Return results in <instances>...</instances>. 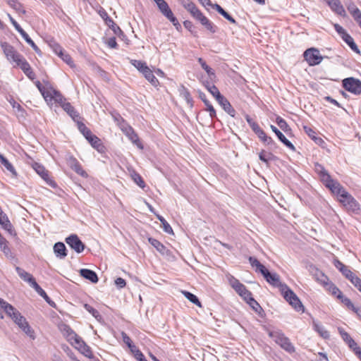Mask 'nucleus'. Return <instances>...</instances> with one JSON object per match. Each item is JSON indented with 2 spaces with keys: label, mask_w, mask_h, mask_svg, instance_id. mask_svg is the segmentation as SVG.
<instances>
[{
  "label": "nucleus",
  "mask_w": 361,
  "mask_h": 361,
  "mask_svg": "<svg viewBox=\"0 0 361 361\" xmlns=\"http://www.w3.org/2000/svg\"><path fill=\"white\" fill-rule=\"evenodd\" d=\"M248 259L251 266L255 267V271L260 273L270 285L279 288L280 291L282 290V286H287L286 283L281 282L278 274L271 273L258 259L253 257H250Z\"/></svg>",
  "instance_id": "1"
},
{
  "label": "nucleus",
  "mask_w": 361,
  "mask_h": 361,
  "mask_svg": "<svg viewBox=\"0 0 361 361\" xmlns=\"http://www.w3.org/2000/svg\"><path fill=\"white\" fill-rule=\"evenodd\" d=\"M267 331L269 336L271 338L275 341V343L279 345L283 350L289 353H292L295 351V347L290 341V339L286 337L281 330L267 329Z\"/></svg>",
  "instance_id": "2"
},
{
  "label": "nucleus",
  "mask_w": 361,
  "mask_h": 361,
  "mask_svg": "<svg viewBox=\"0 0 361 361\" xmlns=\"http://www.w3.org/2000/svg\"><path fill=\"white\" fill-rule=\"evenodd\" d=\"M284 299L298 312H304V306L296 294L288 286H282L280 291Z\"/></svg>",
  "instance_id": "3"
},
{
  "label": "nucleus",
  "mask_w": 361,
  "mask_h": 361,
  "mask_svg": "<svg viewBox=\"0 0 361 361\" xmlns=\"http://www.w3.org/2000/svg\"><path fill=\"white\" fill-rule=\"evenodd\" d=\"M338 200L348 212L359 213L360 205L349 192L343 194V197H338Z\"/></svg>",
  "instance_id": "4"
},
{
  "label": "nucleus",
  "mask_w": 361,
  "mask_h": 361,
  "mask_svg": "<svg viewBox=\"0 0 361 361\" xmlns=\"http://www.w3.org/2000/svg\"><path fill=\"white\" fill-rule=\"evenodd\" d=\"M316 279L317 281H320L324 285L327 286H328L327 289L329 290V291L333 295L336 296V298L338 299L342 298L343 293L339 290V288L337 286H336L334 283H328V281H329L328 277L326 275H324V273L319 271L318 269H316Z\"/></svg>",
  "instance_id": "5"
},
{
  "label": "nucleus",
  "mask_w": 361,
  "mask_h": 361,
  "mask_svg": "<svg viewBox=\"0 0 361 361\" xmlns=\"http://www.w3.org/2000/svg\"><path fill=\"white\" fill-rule=\"evenodd\" d=\"M1 47L4 51L6 57L8 61H12L16 63H18L23 56L18 53L16 49L7 42H2Z\"/></svg>",
  "instance_id": "6"
},
{
  "label": "nucleus",
  "mask_w": 361,
  "mask_h": 361,
  "mask_svg": "<svg viewBox=\"0 0 361 361\" xmlns=\"http://www.w3.org/2000/svg\"><path fill=\"white\" fill-rule=\"evenodd\" d=\"M343 87L355 94L361 93V81L354 78H345L343 82Z\"/></svg>",
  "instance_id": "7"
},
{
  "label": "nucleus",
  "mask_w": 361,
  "mask_h": 361,
  "mask_svg": "<svg viewBox=\"0 0 361 361\" xmlns=\"http://www.w3.org/2000/svg\"><path fill=\"white\" fill-rule=\"evenodd\" d=\"M304 57L310 66L319 64L323 57L319 54V51L315 48H310L304 52Z\"/></svg>",
  "instance_id": "8"
},
{
  "label": "nucleus",
  "mask_w": 361,
  "mask_h": 361,
  "mask_svg": "<svg viewBox=\"0 0 361 361\" xmlns=\"http://www.w3.org/2000/svg\"><path fill=\"white\" fill-rule=\"evenodd\" d=\"M66 243L77 253H81L85 247L84 243L75 234H72L66 238Z\"/></svg>",
  "instance_id": "9"
},
{
  "label": "nucleus",
  "mask_w": 361,
  "mask_h": 361,
  "mask_svg": "<svg viewBox=\"0 0 361 361\" xmlns=\"http://www.w3.org/2000/svg\"><path fill=\"white\" fill-rule=\"evenodd\" d=\"M157 6L161 13L166 17L173 25L176 26L179 25L177 18L173 16L168 4L164 0H161V2L157 4Z\"/></svg>",
  "instance_id": "10"
},
{
  "label": "nucleus",
  "mask_w": 361,
  "mask_h": 361,
  "mask_svg": "<svg viewBox=\"0 0 361 361\" xmlns=\"http://www.w3.org/2000/svg\"><path fill=\"white\" fill-rule=\"evenodd\" d=\"M12 319L27 335H28L30 337H33V331L30 329L25 318L22 316L20 312L16 313V315L13 316Z\"/></svg>",
  "instance_id": "11"
},
{
  "label": "nucleus",
  "mask_w": 361,
  "mask_h": 361,
  "mask_svg": "<svg viewBox=\"0 0 361 361\" xmlns=\"http://www.w3.org/2000/svg\"><path fill=\"white\" fill-rule=\"evenodd\" d=\"M121 130L128 137V139L140 149H143V146L140 142L138 135L135 133L132 127L128 125H123L121 127Z\"/></svg>",
  "instance_id": "12"
},
{
  "label": "nucleus",
  "mask_w": 361,
  "mask_h": 361,
  "mask_svg": "<svg viewBox=\"0 0 361 361\" xmlns=\"http://www.w3.org/2000/svg\"><path fill=\"white\" fill-rule=\"evenodd\" d=\"M60 329L71 345H74V343L80 338V336L67 324H62Z\"/></svg>",
  "instance_id": "13"
},
{
  "label": "nucleus",
  "mask_w": 361,
  "mask_h": 361,
  "mask_svg": "<svg viewBox=\"0 0 361 361\" xmlns=\"http://www.w3.org/2000/svg\"><path fill=\"white\" fill-rule=\"evenodd\" d=\"M75 348L81 352L85 357L92 358L93 354L90 346H88L85 341L80 337L73 345Z\"/></svg>",
  "instance_id": "14"
},
{
  "label": "nucleus",
  "mask_w": 361,
  "mask_h": 361,
  "mask_svg": "<svg viewBox=\"0 0 361 361\" xmlns=\"http://www.w3.org/2000/svg\"><path fill=\"white\" fill-rule=\"evenodd\" d=\"M252 130L255 133L256 135H257L258 137L264 143L267 144L268 145H274V142L271 139V137H268L266 135L265 132L259 126L257 123L252 125Z\"/></svg>",
  "instance_id": "15"
},
{
  "label": "nucleus",
  "mask_w": 361,
  "mask_h": 361,
  "mask_svg": "<svg viewBox=\"0 0 361 361\" xmlns=\"http://www.w3.org/2000/svg\"><path fill=\"white\" fill-rule=\"evenodd\" d=\"M67 164L78 175L82 177H85L87 176V173L82 169L78 161L73 156H70L67 159Z\"/></svg>",
  "instance_id": "16"
},
{
  "label": "nucleus",
  "mask_w": 361,
  "mask_h": 361,
  "mask_svg": "<svg viewBox=\"0 0 361 361\" xmlns=\"http://www.w3.org/2000/svg\"><path fill=\"white\" fill-rule=\"evenodd\" d=\"M216 101L219 104V105L224 109V110L228 114L231 116L234 117L235 115V111L231 105L228 100L224 97L222 94L219 96L216 99Z\"/></svg>",
  "instance_id": "17"
},
{
  "label": "nucleus",
  "mask_w": 361,
  "mask_h": 361,
  "mask_svg": "<svg viewBox=\"0 0 361 361\" xmlns=\"http://www.w3.org/2000/svg\"><path fill=\"white\" fill-rule=\"evenodd\" d=\"M182 5L196 20L202 14L195 4L189 0H183Z\"/></svg>",
  "instance_id": "18"
},
{
  "label": "nucleus",
  "mask_w": 361,
  "mask_h": 361,
  "mask_svg": "<svg viewBox=\"0 0 361 361\" xmlns=\"http://www.w3.org/2000/svg\"><path fill=\"white\" fill-rule=\"evenodd\" d=\"M35 171L51 186L55 187V183L49 177L48 171L45 168L37 163H35L33 166Z\"/></svg>",
  "instance_id": "19"
},
{
  "label": "nucleus",
  "mask_w": 361,
  "mask_h": 361,
  "mask_svg": "<svg viewBox=\"0 0 361 361\" xmlns=\"http://www.w3.org/2000/svg\"><path fill=\"white\" fill-rule=\"evenodd\" d=\"M149 243L156 248V250L162 255L165 256H169L171 254V252L166 248L165 245H164L161 242H159L158 240L153 238H148Z\"/></svg>",
  "instance_id": "20"
},
{
  "label": "nucleus",
  "mask_w": 361,
  "mask_h": 361,
  "mask_svg": "<svg viewBox=\"0 0 361 361\" xmlns=\"http://www.w3.org/2000/svg\"><path fill=\"white\" fill-rule=\"evenodd\" d=\"M17 66H18L21 70L23 71V73L32 80H33L35 78V74L32 71L30 64L28 62L25 60V59L23 57L21 59V60L16 63Z\"/></svg>",
  "instance_id": "21"
},
{
  "label": "nucleus",
  "mask_w": 361,
  "mask_h": 361,
  "mask_svg": "<svg viewBox=\"0 0 361 361\" xmlns=\"http://www.w3.org/2000/svg\"><path fill=\"white\" fill-rule=\"evenodd\" d=\"M326 4L331 8V9L340 16H344L345 14V9L340 0H325Z\"/></svg>",
  "instance_id": "22"
},
{
  "label": "nucleus",
  "mask_w": 361,
  "mask_h": 361,
  "mask_svg": "<svg viewBox=\"0 0 361 361\" xmlns=\"http://www.w3.org/2000/svg\"><path fill=\"white\" fill-rule=\"evenodd\" d=\"M271 130L275 133L279 140L283 142L287 147L295 151L294 145L285 137V135L274 126L271 125Z\"/></svg>",
  "instance_id": "23"
},
{
  "label": "nucleus",
  "mask_w": 361,
  "mask_h": 361,
  "mask_svg": "<svg viewBox=\"0 0 361 361\" xmlns=\"http://www.w3.org/2000/svg\"><path fill=\"white\" fill-rule=\"evenodd\" d=\"M16 271L18 276L25 281L27 282L30 286H32L34 283L36 282L35 279L33 278V276L29 274L28 272L25 271L24 269L19 267H16Z\"/></svg>",
  "instance_id": "24"
},
{
  "label": "nucleus",
  "mask_w": 361,
  "mask_h": 361,
  "mask_svg": "<svg viewBox=\"0 0 361 361\" xmlns=\"http://www.w3.org/2000/svg\"><path fill=\"white\" fill-rule=\"evenodd\" d=\"M80 274L81 276L87 280H89L92 283H97L98 281V277L97 274L90 269H81L80 270Z\"/></svg>",
  "instance_id": "25"
},
{
  "label": "nucleus",
  "mask_w": 361,
  "mask_h": 361,
  "mask_svg": "<svg viewBox=\"0 0 361 361\" xmlns=\"http://www.w3.org/2000/svg\"><path fill=\"white\" fill-rule=\"evenodd\" d=\"M328 188L332 193L336 195L338 198L343 197V194L344 195L347 192L345 188L337 180H335Z\"/></svg>",
  "instance_id": "26"
},
{
  "label": "nucleus",
  "mask_w": 361,
  "mask_h": 361,
  "mask_svg": "<svg viewBox=\"0 0 361 361\" xmlns=\"http://www.w3.org/2000/svg\"><path fill=\"white\" fill-rule=\"evenodd\" d=\"M0 306L2 309H4V312L6 314L10 317L11 319L13 318V316L16 315V313H18L19 312L14 308L11 305L4 301L3 299L0 298Z\"/></svg>",
  "instance_id": "27"
},
{
  "label": "nucleus",
  "mask_w": 361,
  "mask_h": 361,
  "mask_svg": "<svg viewBox=\"0 0 361 361\" xmlns=\"http://www.w3.org/2000/svg\"><path fill=\"white\" fill-rule=\"evenodd\" d=\"M145 78L154 87L159 85V80L154 75L152 71L149 68H145L142 73Z\"/></svg>",
  "instance_id": "28"
},
{
  "label": "nucleus",
  "mask_w": 361,
  "mask_h": 361,
  "mask_svg": "<svg viewBox=\"0 0 361 361\" xmlns=\"http://www.w3.org/2000/svg\"><path fill=\"white\" fill-rule=\"evenodd\" d=\"M199 97L204 102L205 106H207V110L209 112V116L211 118L216 117V111L213 106L210 104V102L207 99L206 95L204 93L200 92Z\"/></svg>",
  "instance_id": "29"
},
{
  "label": "nucleus",
  "mask_w": 361,
  "mask_h": 361,
  "mask_svg": "<svg viewBox=\"0 0 361 361\" xmlns=\"http://www.w3.org/2000/svg\"><path fill=\"white\" fill-rule=\"evenodd\" d=\"M54 251L56 255L60 258H64L67 255L66 246L61 242L55 243L54 246Z\"/></svg>",
  "instance_id": "30"
},
{
  "label": "nucleus",
  "mask_w": 361,
  "mask_h": 361,
  "mask_svg": "<svg viewBox=\"0 0 361 361\" xmlns=\"http://www.w3.org/2000/svg\"><path fill=\"white\" fill-rule=\"evenodd\" d=\"M339 333L342 338L348 344L350 348L354 350V348H359L355 341L350 337V336L345 332L343 329L339 328Z\"/></svg>",
  "instance_id": "31"
},
{
  "label": "nucleus",
  "mask_w": 361,
  "mask_h": 361,
  "mask_svg": "<svg viewBox=\"0 0 361 361\" xmlns=\"http://www.w3.org/2000/svg\"><path fill=\"white\" fill-rule=\"evenodd\" d=\"M318 166L322 170L321 171L322 181L325 184L326 188H329L335 180L331 178L330 175L322 165H318Z\"/></svg>",
  "instance_id": "32"
},
{
  "label": "nucleus",
  "mask_w": 361,
  "mask_h": 361,
  "mask_svg": "<svg viewBox=\"0 0 361 361\" xmlns=\"http://www.w3.org/2000/svg\"><path fill=\"white\" fill-rule=\"evenodd\" d=\"M61 107L74 121L79 117V114L69 102L63 103Z\"/></svg>",
  "instance_id": "33"
},
{
  "label": "nucleus",
  "mask_w": 361,
  "mask_h": 361,
  "mask_svg": "<svg viewBox=\"0 0 361 361\" xmlns=\"http://www.w3.org/2000/svg\"><path fill=\"white\" fill-rule=\"evenodd\" d=\"M0 224L5 230L11 233L12 225L6 215L1 211V209H0Z\"/></svg>",
  "instance_id": "34"
},
{
  "label": "nucleus",
  "mask_w": 361,
  "mask_h": 361,
  "mask_svg": "<svg viewBox=\"0 0 361 361\" xmlns=\"http://www.w3.org/2000/svg\"><path fill=\"white\" fill-rule=\"evenodd\" d=\"M212 7L216 9L221 15H222L225 18H226L231 23H235V19L228 14L220 5L217 4H213Z\"/></svg>",
  "instance_id": "35"
},
{
  "label": "nucleus",
  "mask_w": 361,
  "mask_h": 361,
  "mask_svg": "<svg viewBox=\"0 0 361 361\" xmlns=\"http://www.w3.org/2000/svg\"><path fill=\"white\" fill-rule=\"evenodd\" d=\"M342 39L345 41V42L350 47V49L355 52L360 54V49H358L357 44L354 42L353 38L348 34L343 35Z\"/></svg>",
  "instance_id": "36"
},
{
  "label": "nucleus",
  "mask_w": 361,
  "mask_h": 361,
  "mask_svg": "<svg viewBox=\"0 0 361 361\" xmlns=\"http://www.w3.org/2000/svg\"><path fill=\"white\" fill-rule=\"evenodd\" d=\"M314 329L324 338H328L330 336L329 331H327L323 326L313 321Z\"/></svg>",
  "instance_id": "37"
},
{
  "label": "nucleus",
  "mask_w": 361,
  "mask_h": 361,
  "mask_svg": "<svg viewBox=\"0 0 361 361\" xmlns=\"http://www.w3.org/2000/svg\"><path fill=\"white\" fill-rule=\"evenodd\" d=\"M121 336L123 343L127 345L133 354L135 353V351H137L139 350L135 345L133 344L132 340L125 332L123 331L121 333Z\"/></svg>",
  "instance_id": "38"
},
{
  "label": "nucleus",
  "mask_w": 361,
  "mask_h": 361,
  "mask_svg": "<svg viewBox=\"0 0 361 361\" xmlns=\"http://www.w3.org/2000/svg\"><path fill=\"white\" fill-rule=\"evenodd\" d=\"M87 140L90 143V145L98 151H99L100 148L102 147L100 139L92 133L88 136Z\"/></svg>",
  "instance_id": "39"
},
{
  "label": "nucleus",
  "mask_w": 361,
  "mask_h": 361,
  "mask_svg": "<svg viewBox=\"0 0 361 361\" xmlns=\"http://www.w3.org/2000/svg\"><path fill=\"white\" fill-rule=\"evenodd\" d=\"M180 95L182 98H183L188 104H189L190 106H192V98L188 90L184 86H182L180 90Z\"/></svg>",
  "instance_id": "40"
},
{
  "label": "nucleus",
  "mask_w": 361,
  "mask_h": 361,
  "mask_svg": "<svg viewBox=\"0 0 361 361\" xmlns=\"http://www.w3.org/2000/svg\"><path fill=\"white\" fill-rule=\"evenodd\" d=\"M202 25H204L208 30L212 32H215V29L212 22L209 20V19L205 17L203 14H202L197 19Z\"/></svg>",
  "instance_id": "41"
},
{
  "label": "nucleus",
  "mask_w": 361,
  "mask_h": 361,
  "mask_svg": "<svg viewBox=\"0 0 361 361\" xmlns=\"http://www.w3.org/2000/svg\"><path fill=\"white\" fill-rule=\"evenodd\" d=\"M202 25H204L208 30L212 32H215V29L212 22L209 20V19L205 17L203 14H202L197 19Z\"/></svg>",
  "instance_id": "42"
},
{
  "label": "nucleus",
  "mask_w": 361,
  "mask_h": 361,
  "mask_svg": "<svg viewBox=\"0 0 361 361\" xmlns=\"http://www.w3.org/2000/svg\"><path fill=\"white\" fill-rule=\"evenodd\" d=\"M202 25H204L208 30L212 32H215V29L212 22L209 20V19L205 17L203 14H202L197 19Z\"/></svg>",
  "instance_id": "43"
},
{
  "label": "nucleus",
  "mask_w": 361,
  "mask_h": 361,
  "mask_svg": "<svg viewBox=\"0 0 361 361\" xmlns=\"http://www.w3.org/2000/svg\"><path fill=\"white\" fill-rule=\"evenodd\" d=\"M198 62L201 65L202 68L207 72L210 80H213L216 75L214 71L206 63V62L202 59H198Z\"/></svg>",
  "instance_id": "44"
},
{
  "label": "nucleus",
  "mask_w": 361,
  "mask_h": 361,
  "mask_svg": "<svg viewBox=\"0 0 361 361\" xmlns=\"http://www.w3.org/2000/svg\"><path fill=\"white\" fill-rule=\"evenodd\" d=\"M157 217L159 220V221L161 223L164 231L168 234H173V231L171 226L165 220V219L159 214L157 215Z\"/></svg>",
  "instance_id": "45"
},
{
  "label": "nucleus",
  "mask_w": 361,
  "mask_h": 361,
  "mask_svg": "<svg viewBox=\"0 0 361 361\" xmlns=\"http://www.w3.org/2000/svg\"><path fill=\"white\" fill-rule=\"evenodd\" d=\"M204 87L215 99L221 94L218 88L214 85H211L209 82L204 83Z\"/></svg>",
  "instance_id": "46"
},
{
  "label": "nucleus",
  "mask_w": 361,
  "mask_h": 361,
  "mask_svg": "<svg viewBox=\"0 0 361 361\" xmlns=\"http://www.w3.org/2000/svg\"><path fill=\"white\" fill-rule=\"evenodd\" d=\"M21 36L26 41L27 44H29L32 48L35 51L36 53L40 54V50L38 47L35 44V42L31 39L27 32L24 30L20 33Z\"/></svg>",
  "instance_id": "47"
},
{
  "label": "nucleus",
  "mask_w": 361,
  "mask_h": 361,
  "mask_svg": "<svg viewBox=\"0 0 361 361\" xmlns=\"http://www.w3.org/2000/svg\"><path fill=\"white\" fill-rule=\"evenodd\" d=\"M182 293L184 296L192 303L197 305L198 307H202L201 302L199 301V299L196 295L186 290H184Z\"/></svg>",
  "instance_id": "48"
},
{
  "label": "nucleus",
  "mask_w": 361,
  "mask_h": 361,
  "mask_svg": "<svg viewBox=\"0 0 361 361\" xmlns=\"http://www.w3.org/2000/svg\"><path fill=\"white\" fill-rule=\"evenodd\" d=\"M242 288L237 290L236 293L241 296L244 300L247 301L249 300L250 297H252V293L250 290L247 289L245 286L243 284L241 286Z\"/></svg>",
  "instance_id": "49"
},
{
  "label": "nucleus",
  "mask_w": 361,
  "mask_h": 361,
  "mask_svg": "<svg viewBox=\"0 0 361 361\" xmlns=\"http://www.w3.org/2000/svg\"><path fill=\"white\" fill-rule=\"evenodd\" d=\"M31 287H32L40 296L45 299L47 302H49V298L47 295L46 292L38 285L37 282L34 283Z\"/></svg>",
  "instance_id": "50"
},
{
  "label": "nucleus",
  "mask_w": 361,
  "mask_h": 361,
  "mask_svg": "<svg viewBox=\"0 0 361 361\" xmlns=\"http://www.w3.org/2000/svg\"><path fill=\"white\" fill-rule=\"evenodd\" d=\"M131 177H132V179L134 180V182L137 185H139L140 188H144L145 187V182L143 180L142 178L140 176V174H138L135 171H133L131 173Z\"/></svg>",
  "instance_id": "51"
},
{
  "label": "nucleus",
  "mask_w": 361,
  "mask_h": 361,
  "mask_svg": "<svg viewBox=\"0 0 361 361\" xmlns=\"http://www.w3.org/2000/svg\"><path fill=\"white\" fill-rule=\"evenodd\" d=\"M276 123L279 126V128L284 132L286 133V132L290 130V126L288 125V123L283 118H282L281 117H277L276 118Z\"/></svg>",
  "instance_id": "52"
},
{
  "label": "nucleus",
  "mask_w": 361,
  "mask_h": 361,
  "mask_svg": "<svg viewBox=\"0 0 361 361\" xmlns=\"http://www.w3.org/2000/svg\"><path fill=\"white\" fill-rule=\"evenodd\" d=\"M49 46L58 56H60L63 52V48L54 40L49 42Z\"/></svg>",
  "instance_id": "53"
},
{
  "label": "nucleus",
  "mask_w": 361,
  "mask_h": 361,
  "mask_svg": "<svg viewBox=\"0 0 361 361\" xmlns=\"http://www.w3.org/2000/svg\"><path fill=\"white\" fill-rule=\"evenodd\" d=\"M131 64L135 66L140 72L142 73L143 70L145 69V68H147L145 62H143L142 61L138 60H131L130 61Z\"/></svg>",
  "instance_id": "54"
},
{
  "label": "nucleus",
  "mask_w": 361,
  "mask_h": 361,
  "mask_svg": "<svg viewBox=\"0 0 361 361\" xmlns=\"http://www.w3.org/2000/svg\"><path fill=\"white\" fill-rule=\"evenodd\" d=\"M229 283L231 286V287L236 291L237 290H239L242 288L241 286L243 285L242 283L239 281L237 279L233 277V276H231L228 279Z\"/></svg>",
  "instance_id": "55"
},
{
  "label": "nucleus",
  "mask_w": 361,
  "mask_h": 361,
  "mask_svg": "<svg viewBox=\"0 0 361 361\" xmlns=\"http://www.w3.org/2000/svg\"><path fill=\"white\" fill-rule=\"evenodd\" d=\"M341 272L351 283L354 281V279L357 277V276L353 274L347 267H345Z\"/></svg>",
  "instance_id": "56"
},
{
  "label": "nucleus",
  "mask_w": 361,
  "mask_h": 361,
  "mask_svg": "<svg viewBox=\"0 0 361 361\" xmlns=\"http://www.w3.org/2000/svg\"><path fill=\"white\" fill-rule=\"evenodd\" d=\"M274 155L271 153H265L264 150H262L259 154V159L264 162L265 164H268L269 160H271L274 158Z\"/></svg>",
  "instance_id": "57"
},
{
  "label": "nucleus",
  "mask_w": 361,
  "mask_h": 361,
  "mask_svg": "<svg viewBox=\"0 0 361 361\" xmlns=\"http://www.w3.org/2000/svg\"><path fill=\"white\" fill-rule=\"evenodd\" d=\"M78 126L79 130L82 133L86 139L92 134L91 131L85 126L84 123L78 122Z\"/></svg>",
  "instance_id": "58"
},
{
  "label": "nucleus",
  "mask_w": 361,
  "mask_h": 361,
  "mask_svg": "<svg viewBox=\"0 0 361 361\" xmlns=\"http://www.w3.org/2000/svg\"><path fill=\"white\" fill-rule=\"evenodd\" d=\"M250 306L255 311L259 312L262 310V307L259 305V303L252 297L249 298L248 300L246 301Z\"/></svg>",
  "instance_id": "59"
},
{
  "label": "nucleus",
  "mask_w": 361,
  "mask_h": 361,
  "mask_svg": "<svg viewBox=\"0 0 361 361\" xmlns=\"http://www.w3.org/2000/svg\"><path fill=\"white\" fill-rule=\"evenodd\" d=\"M85 309L90 312L94 318L98 319L99 317H101L99 312L93 308L91 305L88 304L84 305Z\"/></svg>",
  "instance_id": "60"
},
{
  "label": "nucleus",
  "mask_w": 361,
  "mask_h": 361,
  "mask_svg": "<svg viewBox=\"0 0 361 361\" xmlns=\"http://www.w3.org/2000/svg\"><path fill=\"white\" fill-rule=\"evenodd\" d=\"M1 164L4 166V167L12 173L13 175L16 176V171L12 164L8 161L7 159L4 158L1 161Z\"/></svg>",
  "instance_id": "61"
},
{
  "label": "nucleus",
  "mask_w": 361,
  "mask_h": 361,
  "mask_svg": "<svg viewBox=\"0 0 361 361\" xmlns=\"http://www.w3.org/2000/svg\"><path fill=\"white\" fill-rule=\"evenodd\" d=\"M59 56L71 67L73 66V61L69 54L63 52L62 54Z\"/></svg>",
  "instance_id": "62"
},
{
  "label": "nucleus",
  "mask_w": 361,
  "mask_h": 361,
  "mask_svg": "<svg viewBox=\"0 0 361 361\" xmlns=\"http://www.w3.org/2000/svg\"><path fill=\"white\" fill-rule=\"evenodd\" d=\"M339 300H341L342 303L353 311L357 308L354 306L351 300L349 298L344 297L343 295H342V298H339Z\"/></svg>",
  "instance_id": "63"
},
{
  "label": "nucleus",
  "mask_w": 361,
  "mask_h": 361,
  "mask_svg": "<svg viewBox=\"0 0 361 361\" xmlns=\"http://www.w3.org/2000/svg\"><path fill=\"white\" fill-rule=\"evenodd\" d=\"M53 93L54 94V99L59 104H60L61 106L63 103H66V99L62 97V95L59 92H56V90H54Z\"/></svg>",
  "instance_id": "64"
}]
</instances>
